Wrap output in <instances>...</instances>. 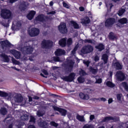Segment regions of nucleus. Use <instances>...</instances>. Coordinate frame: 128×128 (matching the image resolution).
I'll return each instance as SVG.
<instances>
[{"mask_svg":"<svg viewBox=\"0 0 128 128\" xmlns=\"http://www.w3.org/2000/svg\"><path fill=\"white\" fill-rule=\"evenodd\" d=\"M1 56L3 58L4 62H10V58H8V56L6 54H2Z\"/></svg>","mask_w":128,"mask_h":128,"instance_id":"26","label":"nucleus"},{"mask_svg":"<svg viewBox=\"0 0 128 128\" xmlns=\"http://www.w3.org/2000/svg\"><path fill=\"white\" fill-rule=\"evenodd\" d=\"M118 22L120 24H128V19L126 18H123L118 20Z\"/></svg>","mask_w":128,"mask_h":128,"instance_id":"25","label":"nucleus"},{"mask_svg":"<svg viewBox=\"0 0 128 128\" xmlns=\"http://www.w3.org/2000/svg\"><path fill=\"white\" fill-rule=\"evenodd\" d=\"M79 10H80V12H84V7L80 6L79 8Z\"/></svg>","mask_w":128,"mask_h":128,"instance_id":"60","label":"nucleus"},{"mask_svg":"<svg viewBox=\"0 0 128 128\" xmlns=\"http://www.w3.org/2000/svg\"><path fill=\"white\" fill-rule=\"evenodd\" d=\"M92 40H92L90 39L86 38L84 40V42L85 44H94Z\"/></svg>","mask_w":128,"mask_h":128,"instance_id":"41","label":"nucleus"},{"mask_svg":"<svg viewBox=\"0 0 128 128\" xmlns=\"http://www.w3.org/2000/svg\"><path fill=\"white\" fill-rule=\"evenodd\" d=\"M74 78H76V73L71 72L68 76L63 77L62 80L64 82H72L74 80Z\"/></svg>","mask_w":128,"mask_h":128,"instance_id":"6","label":"nucleus"},{"mask_svg":"<svg viewBox=\"0 0 128 128\" xmlns=\"http://www.w3.org/2000/svg\"><path fill=\"white\" fill-rule=\"evenodd\" d=\"M56 11H52L50 12H48L47 14H56Z\"/></svg>","mask_w":128,"mask_h":128,"instance_id":"59","label":"nucleus"},{"mask_svg":"<svg viewBox=\"0 0 128 128\" xmlns=\"http://www.w3.org/2000/svg\"><path fill=\"white\" fill-rule=\"evenodd\" d=\"M106 85L108 88H114V86H116V85L110 81H108L106 83Z\"/></svg>","mask_w":128,"mask_h":128,"instance_id":"31","label":"nucleus"},{"mask_svg":"<svg viewBox=\"0 0 128 128\" xmlns=\"http://www.w3.org/2000/svg\"><path fill=\"white\" fill-rule=\"evenodd\" d=\"M79 96L82 98V100H88L90 98V96L87 94H84L83 92H80Z\"/></svg>","mask_w":128,"mask_h":128,"instance_id":"23","label":"nucleus"},{"mask_svg":"<svg viewBox=\"0 0 128 128\" xmlns=\"http://www.w3.org/2000/svg\"><path fill=\"white\" fill-rule=\"evenodd\" d=\"M94 52V47L92 45H86L82 47L81 50V52L83 54H90Z\"/></svg>","mask_w":128,"mask_h":128,"instance_id":"4","label":"nucleus"},{"mask_svg":"<svg viewBox=\"0 0 128 128\" xmlns=\"http://www.w3.org/2000/svg\"><path fill=\"white\" fill-rule=\"evenodd\" d=\"M70 24L74 26L75 30H78L80 28V25L78 23L74 20L70 21Z\"/></svg>","mask_w":128,"mask_h":128,"instance_id":"24","label":"nucleus"},{"mask_svg":"<svg viewBox=\"0 0 128 128\" xmlns=\"http://www.w3.org/2000/svg\"><path fill=\"white\" fill-rule=\"evenodd\" d=\"M2 50H4V48H10L12 44L8 40H4L0 42Z\"/></svg>","mask_w":128,"mask_h":128,"instance_id":"10","label":"nucleus"},{"mask_svg":"<svg viewBox=\"0 0 128 128\" xmlns=\"http://www.w3.org/2000/svg\"><path fill=\"white\" fill-rule=\"evenodd\" d=\"M126 12V9L124 8H121L118 11V14L119 16H122Z\"/></svg>","mask_w":128,"mask_h":128,"instance_id":"30","label":"nucleus"},{"mask_svg":"<svg viewBox=\"0 0 128 128\" xmlns=\"http://www.w3.org/2000/svg\"><path fill=\"white\" fill-rule=\"evenodd\" d=\"M90 120H94V115H90Z\"/></svg>","mask_w":128,"mask_h":128,"instance_id":"62","label":"nucleus"},{"mask_svg":"<svg viewBox=\"0 0 128 128\" xmlns=\"http://www.w3.org/2000/svg\"><path fill=\"white\" fill-rule=\"evenodd\" d=\"M54 61L57 62H60V58L58 56H54L53 57Z\"/></svg>","mask_w":128,"mask_h":128,"instance_id":"47","label":"nucleus"},{"mask_svg":"<svg viewBox=\"0 0 128 128\" xmlns=\"http://www.w3.org/2000/svg\"><path fill=\"white\" fill-rule=\"evenodd\" d=\"M28 3L23 2L20 4L19 9L21 12H24L28 10Z\"/></svg>","mask_w":128,"mask_h":128,"instance_id":"14","label":"nucleus"},{"mask_svg":"<svg viewBox=\"0 0 128 128\" xmlns=\"http://www.w3.org/2000/svg\"><path fill=\"white\" fill-rule=\"evenodd\" d=\"M58 44L62 48H66V38H62L60 39L58 42Z\"/></svg>","mask_w":128,"mask_h":128,"instance_id":"19","label":"nucleus"},{"mask_svg":"<svg viewBox=\"0 0 128 128\" xmlns=\"http://www.w3.org/2000/svg\"><path fill=\"white\" fill-rule=\"evenodd\" d=\"M95 100H100V102H106V98H94Z\"/></svg>","mask_w":128,"mask_h":128,"instance_id":"43","label":"nucleus"},{"mask_svg":"<svg viewBox=\"0 0 128 128\" xmlns=\"http://www.w3.org/2000/svg\"><path fill=\"white\" fill-rule=\"evenodd\" d=\"M112 102H114L112 98H110L108 100V104H112Z\"/></svg>","mask_w":128,"mask_h":128,"instance_id":"58","label":"nucleus"},{"mask_svg":"<svg viewBox=\"0 0 128 128\" xmlns=\"http://www.w3.org/2000/svg\"><path fill=\"white\" fill-rule=\"evenodd\" d=\"M79 74L80 76H86V71H84V70L81 69L79 71Z\"/></svg>","mask_w":128,"mask_h":128,"instance_id":"39","label":"nucleus"},{"mask_svg":"<svg viewBox=\"0 0 128 128\" xmlns=\"http://www.w3.org/2000/svg\"><path fill=\"white\" fill-rule=\"evenodd\" d=\"M78 80L80 84H84V78L80 76L78 78Z\"/></svg>","mask_w":128,"mask_h":128,"instance_id":"36","label":"nucleus"},{"mask_svg":"<svg viewBox=\"0 0 128 128\" xmlns=\"http://www.w3.org/2000/svg\"><path fill=\"white\" fill-rule=\"evenodd\" d=\"M24 123L20 122L17 126L18 128H22V126H24Z\"/></svg>","mask_w":128,"mask_h":128,"instance_id":"56","label":"nucleus"},{"mask_svg":"<svg viewBox=\"0 0 128 128\" xmlns=\"http://www.w3.org/2000/svg\"><path fill=\"white\" fill-rule=\"evenodd\" d=\"M59 112H60L61 115L62 116H66L67 111H66V110L61 108Z\"/></svg>","mask_w":128,"mask_h":128,"instance_id":"33","label":"nucleus"},{"mask_svg":"<svg viewBox=\"0 0 128 128\" xmlns=\"http://www.w3.org/2000/svg\"><path fill=\"white\" fill-rule=\"evenodd\" d=\"M10 52L14 56L16 60H20V56H22L20 52L16 50H10Z\"/></svg>","mask_w":128,"mask_h":128,"instance_id":"12","label":"nucleus"},{"mask_svg":"<svg viewBox=\"0 0 128 128\" xmlns=\"http://www.w3.org/2000/svg\"><path fill=\"white\" fill-rule=\"evenodd\" d=\"M113 66L116 68V70H122V66L120 62H116L112 64Z\"/></svg>","mask_w":128,"mask_h":128,"instance_id":"17","label":"nucleus"},{"mask_svg":"<svg viewBox=\"0 0 128 128\" xmlns=\"http://www.w3.org/2000/svg\"><path fill=\"white\" fill-rule=\"evenodd\" d=\"M96 50H98L99 52H102L104 50V45L102 43L98 44L97 46H95Z\"/></svg>","mask_w":128,"mask_h":128,"instance_id":"22","label":"nucleus"},{"mask_svg":"<svg viewBox=\"0 0 128 128\" xmlns=\"http://www.w3.org/2000/svg\"><path fill=\"white\" fill-rule=\"evenodd\" d=\"M116 24V18H108L104 22V26L108 28H112L114 24Z\"/></svg>","mask_w":128,"mask_h":128,"instance_id":"5","label":"nucleus"},{"mask_svg":"<svg viewBox=\"0 0 128 128\" xmlns=\"http://www.w3.org/2000/svg\"><path fill=\"white\" fill-rule=\"evenodd\" d=\"M8 96V94L2 91H0V96L2 98H6V96Z\"/></svg>","mask_w":128,"mask_h":128,"instance_id":"34","label":"nucleus"},{"mask_svg":"<svg viewBox=\"0 0 128 128\" xmlns=\"http://www.w3.org/2000/svg\"><path fill=\"white\" fill-rule=\"evenodd\" d=\"M94 60L96 62H98V60H100V57H98V56H96L94 57Z\"/></svg>","mask_w":128,"mask_h":128,"instance_id":"57","label":"nucleus"},{"mask_svg":"<svg viewBox=\"0 0 128 128\" xmlns=\"http://www.w3.org/2000/svg\"><path fill=\"white\" fill-rule=\"evenodd\" d=\"M7 112H8V110H6V108H1V109L0 110V113L2 116H6Z\"/></svg>","mask_w":128,"mask_h":128,"instance_id":"28","label":"nucleus"},{"mask_svg":"<svg viewBox=\"0 0 128 128\" xmlns=\"http://www.w3.org/2000/svg\"><path fill=\"white\" fill-rule=\"evenodd\" d=\"M102 78H98L96 80V84H102Z\"/></svg>","mask_w":128,"mask_h":128,"instance_id":"54","label":"nucleus"},{"mask_svg":"<svg viewBox=\"0 0 128 128\" xmlns=\"http://www.w3.org/2000/svg\"><path fill=\"white\" fill-rule=\"evenodd\" d=\"M50 96H52V98H60V96L54 94H50Z\"/></svg>","mask_w":128,"mask_h":128,"instance_id":"49","label":"nucleus"},{"mask_svg":"<svg viewBox=\"0 0 128 128\" xmlns=\"http://www.w3.org/2000/svg\"><path fill=\"white\" fill-rule=\"evenodd\" d=\"M122 94H116L117 100L118 102H120V100H122Z\"/></svg>","mask_w":128,"mask_h":128,"instance_id":"46","label":"nucleus"},{"mask_svg":"<svg viewBox=\"0 0 128 128\" xmlns=\"http://www.w3.org/2000/svg\"><path fill=\"white\" fill-rule=\"evenodd\" d=\"M54 110H56L57 112H60V110H62V108H60L58 106H55L54 108Z\"/></svg>","mask_w":128,"mask_h":128,"instance_id":"52","label":"nucleus"},{"mask_svg":"<svg viewBox=\"0 0 128 128\" xmlns=\"http://www.w3.org/2000/svg\"><path fill=\"white\" fill-rule=\"evenodd\" d=\"M84 64H86L87 66H90V62L89 61H84Z\"/></svg>","mask_w":128,"mask_h":128,"instance_id":"61","label":"nucleus"},{"mask_svg":"<svg viewBox=\"0 0 128 128\" xmlns=\"http://www.w3.org/2000/svg\"><path fill=\"white\" fill-rule=\"evenodd\" d=\"M102 58L104 62V64H108V56L107 54H104L102 56Z\"/></svg>","mask_w":128,"mask_h":128,"instance_id":"27","label":"nucleus"},{"mask_svg":"<svg viewBox=\"0 0 128 128\" xmlns=\"http://www.w3.org/2000/svg\"><path fill=\"white\" fill-rule=\"evenodd\" d=\"M0 16L4 20H9L12 18V12L8 9H3L1 11Z\"/></svg>","mask_w":128,"mask_h":128,"instance_id":"3","label":"nucleus"},{"mask_svg":"<svg viewBox=\"0 0 128 128\" xmlns=\"http://www.w3.org/2000/svg\"><path fill=\"white\" fill-rule=\"evenodd\" d=\"M16 0H10L9 2L10 4H14V2H16Z\"/></svg>","mask_w":128,"mask_h":128,"instance_id":"63","label":"nucleus"},{"mask_svg":"<svg viewBox=\"0 0 128 128\" xmlns=\"http://www.w3.org/2000/svg\"><path fill=\"white\" fill-rule=\"evenodd\" d=\"M66 44L68 46H72V38H68Z\"/></svg>","mask_w":128,"mask_h":128,"instance_id":"44","label":"nucleus"},{"mask_svg":"<svg viewBox=\"0 0 128 128\" xmlns=\"http://www.w3.org/2000/svg\"><path fill=\"white\" fill-rule=\"evenodd\" d=\"M36 12L34 10L30 11L27 14V18L29 20H32L34 17V16H36Z\"/></svg>","mask_w":128,"mask_h":128,"instance_id":"18","label":"nucleus"},{"mask_svg":"<svg viewBox=\"0 0 128 128\" xmlns=\"http://www.w3.org/2000/svg\"><path fill=\"white\" fill-rule=\"evenodd\" d=\"M62 4L64 8H70V6H68V4L65 2H63Z\"/></svg>","mask_w":128,"mask_h":128,"instance_id":"51","label":"nucleus"},{"mask_svg":"<svg viewBox=\"0 0 128 128\" xmlns=\"http://www.w3.org/2000/svg\"><path fill=\"white\" fill-rule=\"evenodd\" d=\"M42 72H43L45 76H48V71L44 69L42 70Z\"/></svg>","mask_w":128,"mask_h":128,"instance_id":"53","label":"nucleus"},{"mask_svg":"<svg viewBox=\"0 0 128 128\" xmlns=\"http://www.w3.org/2000/svg\"><path fill=\"white\" fill-rule=\"evenodd\" d=\"M37 116L38 118H40V116H44V114H42V112L38 111L37 112Z\"/></svg>","mask_w":128,"mask_h":128,"instance_id":"50","label":"nucleus"},{"mask_svg":"<svg viewBox=\"0 0 128 128\" xmlns=\"http://www.w3.org/2000/svg\"><path fill=\"white\" fill-rule=\"evenodd\" d=\"M108 120H114V122H118L120 120V118L118 117L114 118L112 116H106L102 120V122H108Z\"/></svg>","mask_w":128,"mask_h":128,"instance_id":"11","label":"nucleus"},{"mask_svg":"<svg viewBox=\"0 0 128 128\" xmlns=\"http://www.w3.org/2000/svg\"><path fill=\"white\" fill-rule=\"evenodd\" d=\"M110 6V9L108 10V12H112V6H114V4H109Z\"/></svg>","mask_w":128,"mask_h":128,"instance_id":"55","label":"nucleus"},{"mask_svg":"<svg viewBox=\"0 0 128 128\" xmlns=\"http://www.w3.org/2000/svg\"><path fill=\"white\" fill-rule=\"evenodd\" d=\"M58 30L60 34H66L68 32L66 24L64 22L61 23L58 27Z\"/></svg>","mask_w":128,"mask_h":128,"instance_id":"8","label":"nucleus"},{"mask_svg":"<svg viewBox=\"0 0 128 128\" xmlns=\"http://www.w3.org/2000/svg\"><path fill=\"white\" fill-rule=\"evenodd\" d=\"M108 38L110 40H114L116 38V35H114V32H110Z\"/></svg>","mask_w":128,"mask_h":128,"instance_id":"29","label":"nucleus"},{"mask_svg":"<svg viewBox=\"0 0 128 128\" xmlns=\"http://www.w3.org/2000/svg\"><path fill=\"white\" fill-rule=\"evenodd\" d=\"M116 76L117 79L118 80H120V82H122L126 78L124 74L122 71H119L116 72Z\"/></svg>","mask_w":128,"mask_h":128,"instance_id":"13","label":"nucleus"},{"mask_svg":"<svg viewBox=\"0 0 128 128\" xmlns=\"http://www.w3.org/2000/svg\"><path fill=\"white\" fill-rule=\"evenodd\" d=\"M66 54V51L60 48H58L55 51L54 54L56 56H64Z\"/></svg>","mask_w":128,"mask_h":128,"instance_id":"16","label":"nucleus"},{"mask_svg":"<svg viewBox=\"0 0 128 128\" xmlns=\"http://www.w3.org/2000/svg\"><path fill=\"white\" fill-rule=\"evenodd\" d=\"M36 20L37 22H46V19L44 18V16L42 14L38 15V16L36 18Z\"/></svg>","mask_w":128,"mask_h":128,"instance_id":"20","label":"nucleus"},{"mask_svg":"<svg viewBox=\"0 0 128 128\" xmlns=\"http://www.w3.org/2000/svg\"><path fill=\"white\" fill-rule=\"evenodd\" d=\"M50 124L52 126H54V128H56L58 126V124L56 122L54 121L50 122Z\"/></svg>","mask_w":128,"mask_h":128,"instance_id":"37","label":"nucleus"},{"mask_svg":"<svg viewBox=\"0 0 128 128\" xmlns=\"http://www.w3.org/2000/svg\"><path fill=\"white\" fill-rule=\"evenodd\" d=\"M42 48H45L46 50H50L54 46V42L50 40H46L44 39L42 40L41 43Z\"/></svg>","mask_w":128,"mask_h":128,"instance_id":"1","label":"nucleus"},{"mask_svg":"<svg viewBox=\"0 0 128 128\" xmlns=\"http://www.w3.org/2000/svg\"><path fill=\"white\" fill-rule=\"evenodd\" d=\"M40 33V30L38 28L36 27L32 28L30 30H28V34L31 38H34L35 36H38Z\"/></svg>","mask_w":128,"mask_h":128,"instance_id":"2","label":"nucleus"},{"mask_svg":"<svg viewBox=\"0 0 128 128\" xmlns=\"http://www.w3.org/2000/svg\"><path fill=\"white\" fill-rule=\"evenodd\" d=\"M30 122H36V118L34 117L33 116H30Z\"/></svg>","mask_w":128,"mask_h":128,"instance_id":"48","label":"nucleus"},{"mask_svg":"<svg viewBox=\"0 0 128 128\" xmlns=\"http://www.w3.org/2000/svg\"><path fill=\"white\" fill-rule=\"evenodd\" d=\"M16 98L18 102H22L24 100L22 96H18Z\"/></svg>","mask_w":128,"mask_h":128,"instance_id":"38","label":"nucleus"},{"mask_svg":"<svg viewBox=\"0 0 128 128\" xmlns=\"http://www.w3.org/2000/svg\"><path fill=\"white\" fill-rule=\"evenodd\" d=\"M22 50L26 54H32L34 52V48L30 46H24L22 48Z\"/></svg>","mask_w":128,"mask_h":128,"instance_id":"7","label":"nucleus"},{"mask_svg":"<svg viewBox=\"0 0 128 128\" xmlns=\"http://www.w3.org/2000/svg\"><path fill=\"white\" fill-rule=\"evenodd\" d=\"M82 128H94V126L92 124H86Z\"/></svg>","mask_w":128,"mask_h":128,"instance_id":"40","label":"nucleus"},{"mask_svg":"<svg viewBox=\"0 0 128 128\" xmlns=\"http://www.w3.org/2000/svg\"><path fill=\"white\" fill-rule=\"evenodd\" d=\"M90 22V19L88 16H86L81 20V24L86 26Z\"/></svg>","mask_w":128,"mask_h":128,"instance_id":"15","label":"nucleus"},{"mask_svg":"<svg viewBox=\"0 0 128 128\" xmlns=\"http://www.w3.org/2000/svg\"><path fill=\"white\" fill-rule=\"evenodd\" d=\"M38 126H40V128H48V124L46 122L43 120L38 122Z\"/></svg>","mask_w":128,"mask_h":128,"instance_id":"21","label":"nucleus"},{"mask_svg":"<svg viewBox=\"0 0 128 128\" xmlns=\"http://www.w3.org/2000/svg\"><path fill=\"white\" fill-rule=\"evenodd\" d=\"M90 70L91 72H92V74H96L98 72V68L95 69L92 67H90Z\"/></svg>","mask_w":128,"mask_h":128,"instance_id":"32","label":"nucleus"},{"mask_svg":"<svg viewBox=\"0 0 128 128\" xmlns=\"http://www.w3.org/2000/svg\"><path fill=\"white\" fill-rule=\"evenodd\" d=\"M122 86L126 90H128V85L126 82H122Z\"/></svg>","mask_w":128,"mask_h":128,"instance_id":"42","label":"nucleus"},{"mask_svg":"<svg viewBox=\"0 0 128 128\" xmlns=\"http://www.w3.org/2000/svg\"><path fill=\"white\" fill-rule=\"evenodd\" d=\"M12 64H18L20 63V62L15 60V58L14 57L12 58Z\"/></svg>","mask_w":128,"mask_h":128,"instance_id":"45","label":"nucleus"},{"mask_svg":"<svg viewBox=\"0 0 128 128\" xmlns=\"http://www.w3.org/2000/svg\"><path fill=\"white\" fill-rule=\"evenodd\" d=\"M28 128H36V126H34V125H30L28 126Z\"/></svg>","mask_w":128,"mask_h":128,"instance_id":"64","label":"nucleus"},{"mask_svg":"<svg viewBox=\"0 0 128 128\" xmlns=\"http://www.w3.org/2000/svg\"><path fill=\"white\" fill-rule=\"evenodd\" d=\"M76 118L78 120H80V122H84V116L78 114L76 116Z\"/></svg>","mask_w":128,"mask_h":128,"instance_id":"35","label":"nucleus"},{"mask_svg":"<svg viewBox=\"0 0 128 128\" xmlns=\"http://www.w3.org/2000/svg\"><path fill=\"white\" fill-rule=\"evenodd\" d=\"M74 62L72 60H68V63L66 64V66L67 67L66 70L69 72H72V71L74 69Z\"/></svg>","mask_w":128,"mask_h":128,"instance_id":"9","label":"nucleus"}]
</instances>
